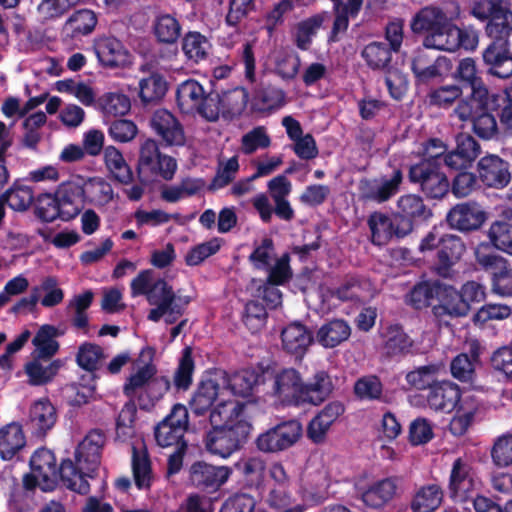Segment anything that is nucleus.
<instances>
[{
    "label": "nucleus",
    "mask_w": 512,
    "mask_h": 512,
    "mask_svg": "<svg viewBox=\"0 0 512 512\" xmlns=\"http://www.w3.org/2000/svg\"><path fill=\"white\" fill-rule=\"evenodd\" d=\"M470 15L485 22L484 32L490 40L482 52L489 74L498 78L512 76V10L506 0H476Z\"/></svg>",
    "instance_id": "f257e3e1"
},
{
    "label": "nucleus",
    "mask_w": 512,
    "mask_h": 512,
    "mask_svg": "<svg viewBox=\"0 0 512 512\" xmlns=\"http://www.w3.org/2000/svg\"><path fill=\"white\" fill-rule=\"evenodd\" d=\"M466 250L461 237L453 234H442L433 228L421 240L419 251L423 254L436 251L434 269L437 275L449 278L453 266L457 264Z\"/></svg>",
    "instance_id": "f03ea898"
},
{
    "label": "nucleus",
    "mask_w": 512,
    "mask_h": 512,
    "mask_svg": "<svg viewBox=\"0 0 512 512\" xmlns=\"http://www.w3.org/2000/svg\"><path fill=\"white\" fill-rule=\"evenodd\" d=\"M452 21L442 8L426 6L412 17L410 27L415 34H425L422 42L425 48L441 50Z\"/></svg>",
    "instance_id": "7ed1b4c3"
},
{
    "label": "nucleus",
    "mask_w": 512,
    "mask_h": 512,
    "mask_svg": "<svg viewBox=\"0 0 512 512\" xmlns=\"http://www.w3.org/2000/svg\"><path fill=\"white\" fill-rule=\"evenodd\" d=\"M252 429L250 421H240L233 426L211 427L204 438L205 448L213 455L228 458L245 445Z\"/></svg>",
    "instance_id": "20e7f679"
},
{
    "label": "nucleus",
    "mask_w": 512,
    "mask_h": 512,
    "mask_svg": "<svg viewBox=\"0 0 512 512\" xmlns=\"http://www.w3.org/2000/svg\"><path fill=\"white\" fill-rule=\"evenodd\" d=\"M176 170V160L161 153L155 140L149 138L141 144L137 164V173L141 181L148 182L158 176L169 181L173 179Z\"/></svg>",
    "instance_id": "39448f33"
},
{
    "label": "nucleus",
    "mask_w": 512,
    "mask_h": 512,
    "mask_svg": "<svg viewBox=\"0 0 512 512\" xmlns=\"http://www.w3.org/2000/svg\"><path fill=\"white\" fill-rule=\"evenodd\" d=\"M408 180L417 185L426 198L439 200L450 191V181L441 166L431 162H418L409 167Z\"/></svg>",
    "instance_id": "423d86ee"
},
{
    "label": "nucleus",
    "mask_w": 512,
    "mask_h": 512,
    "mask_svg": "<svg viewBox=\"0 0 512 512\" xmlns=\"http://www.w3.org/2000/svg\"><path fill=\"white\" fill-rule=\"evenodd\" d=\"M394 212L399 231L406 233L407 236L420 226L428 224L434 215L424 198L414 193L401 195Z\"/></svg>",
    "instance_id": "0eeeda50"
},
{
    "label": "nucleus",
    "mask_w": 512,
    "mask_h": 512,
    "mask_svg": "<svg viewBox=\"0 0 512 512\" xmlns=\"http://www.w3.org/2000/svg\"><path fill=\"white\" fill-rule=\"evenodd\" d=\"M303 433L302 424L296 419L281 421L258 435L256 448L263 453L276 454L294 446Z\"/></svg>",
    "instance_id": "6e6552de"
},
{
    "label": "nucleus",
    "mask_w": 512,
    "mask_h": 512,
    "mask_svg": "<svg viewBox=\"0 0 512 512\" xmlns=\"http://www.w3.org/2000/svg\"><path fill=\"white\" fill-rule=\"evenodd\" d=\"M480 479L473 466L461 457L454 460L448 481L449 498L456 503H465L475 496Z\"/></svg>",
    "instance_id": "1a4fd4ad"
},
{
    "label": "nucleus",
    "mask_w": 512,
    "mask_h": 512,
    "mask_svg": "<svg viewBox=\"0 0 512 512\" xmlns=\"http://www.w3.org/2000/svg\"><path fill=\"white\" fill-rule=\"evenodd\" d=\"M430 48L418 49L411 59L410 68L414 75L416 85H428L431 82L442 79L452 69L449 58L434 55Z\"/></svg>",
    "instance_id": "9d476101"
},
{
    "label": "nucleus",
    "mask_w": 512,
    "mask_h": 512,
    "mask_svg": "<svg viewBox=\"0 0 512 512\" xmlns=\"http://www.w3.org/2000/svg\"><path fill=\"white\" fill-rule=\"evenodd\" d=\"M189 425V412L185 405H173L170 413L154 428L156 443L163 448L187 443L184 435Z\"/></svg>",
    "instance_id": "9b49d317"
},
{
    "label": "nucleus",
    "mask_w": 512,
    "mask_h": 512,
    "mask_svg": "<svg viewBox=\"0 0 512 512\" xmlns=\"http://www.w3.org/2000/svg\"><path fill=\"white\" fill-rule=\"evenodd\" d=\"M402 182L401 169H394L390 177L363 178L358 184L360 199L378 204L385 203L400 191Z\"/></svg>",
    "instance_id": "f8f14e48"
},
{
    "label": "nucleus",
    "mask_w": 512,
    "mask_h": 512,
    "mask_svg": "<svg viewBox=\"0 0 512 512\" xmlns=\"http://www.w3.org/2000/svg\"><path fill=\"white\" fill-rule=\"evenodd\" d=\"M303 386L301 373L293 368H282L273 376L272 394L284 406L299 408Z\"/></svg>",
    "instance_id": "ddd939ff"
},
{
    "label": "nucleus",
    "mask_w": 512,
    "mask_h": 512,
    "mask_svg": "<svg viewBox=\"0 0 512 512\" xmlns=\"http://www.w3.org/2000/svg\"><path fill=\"white\" fill-rule=\"evenodd\" d=\"M480 183L488 188L503 189L511 181L510 164L496 154H487L477 162Z\"/></svg>",
    "instance_id": "4468645a"
},
{
    "label": "nucleus",
    "mask_w": 512,
    "mask_h": 512,
    "mask_svg": "<svg viewBox=\"0 0 512 512\" xmlns=\"http://www.w3.org/2000/svg\"><path fill=\"white\" fill-rule=\"evenodd\" d=\"M447 225L460 232L478 230L486 220V212L475 202H463L453 206L446 214Z\"/></svg>",
    "instance_id": "2eb2a0df"
},
{
    "label": "nucleus",
    "mask_w": 512,
    "mask_h": 512,
    "mask_svg": "<svg viewBox=\"0 0 512 512\" xmlns=\"http://www.w3.org/2000/svg\"><path fill=\"white\" fill-rule=\"evenodd\" d=\"M231 474L232 470L227 466H214L198 461L190 468V481L199 490L215 492L227 482Z\"/></svg>",
    "instance_id": "dca6fc26"
},
{
    "label": "nucleus",
    "mask_w": 512,
    "mask_h": 512,
    "mask_svg": "<svg viewBox=\"0 0 512 512\" xmlns=\"http://www.w3.org/2000/svg\"><path fill=\"white\" fill-rule=\"evenodd\" d=\"M62 221L75 219L83 210L86 199L84 185L74 181L62 182L55 190Z\"/></svg>",
    "instance_id": "f3484780"
},
{
    "label": "nucleus",
    "mask_w": 512,
    "mask_h": 512,
    "mask_svg": "<svg viewBox=\"0 0 512 512\" xmlns=\"http://www.w3.org/2000/svg\"><path fill=\"white\" fill-rule=\"evenodd\" d=\"M456 147L444 157V164L449 169H469L481 153L478 141L468 133H458L455 137Z\"/></svg>",
    "instance_id": "a211bd4d"
},
{
    "label": "nucleus",
    "mask_w": 512,
    "mask_h": 512,
    "mask_svg": "<svg viewBox=\"0 0 512 512\" xmlns=\"http://www.w3.org/2000/svg\"><path fill=\"white\" fill-rule=\"evenodd\" d=\"M346 407L340 400L328 402L309 422L307 436L315 444L325 440L330 427L345 413Z\"/></svg>",
    "instance_id": "6ab92c4d"
},
{
    "label": "nucleus",
    "mask_w": 512,
    "mask_h": 512,
    "mask_svg": "<svg viewBox=\"0 0 512 512\" xmlns=\"http://www.w3.org/2000/svg\"><path fill=\"white\" fill-rule=\"evenodd\" d=\"M270 372V367L259 365L255 368L241 369L227 376V387L235 396L247 398L253 395L254 388L265 383V375Z\"/></svg>",
    "instance_id": "aec40b11"
},
{
    "label": "nucleus",
    "mask_w": 512,
    "mask_h": 512,
    "mask_svg": "<svg viewBox=\"0 0 512 512\" xmlns=\"http://www.w3.org/2000/svg\"><path fill=\"white\" fill-rule=\"evenodd\" d=\"M334 384L325 370L317 371L308 381L303 380L299 407L305 405L320 406L333 393Z\"/></svg>",
    "instance_id": "412c9836"
},
{
    "label": "nucleus",
    "mask_w": 512,
    "mask_h": 512,
    "mask_svg": "<svg viewBox=\"0 0 512 512\" xmlns=\"http://www.w3.org/2000/svg\"><path fill=\"white\" fill-rule=\"evenodd\" d=\"M57 411L49 399L35 401L29 410L27 428L35 438H44L55 426Z\"/></svg>",
    "instance_id": "4be33fe9"
},
{
    "label": "nucleus",
    "mask_w": 512,
    "mask_h": 512,
    "mask_svg": "<svg viewBox=\"0 0 512 512\" xmlns=\"http://www.w3.org/2000/svg\"><path fill=\"white\" fill-rule=\"evenodd\" d=\"M482 347L478 340H471L468 343V352L455 356L450 363V372L453 378L462 382L472 384L476 378V366L480 364Z\"/></svg>",
    "instance_id": "5701e85b"
},
{
    "label": "nucleus",
    "mask_w": 512,
    "mask_h": 512,
    "mask_svg": "<svg viewBox=\"0 0 512 512\" xmlns=\"http://www.w3.org/2000/svg\"><path fill=\"white\" fill-rule=\"evenodd\" d=\"M99 62L108 68L125 67L129 64V52L114 36L99 37L94 43Z\"/></svg>",
    "instance_id": "b1692460"
},
{
    "label": "nucleus",
    "mask_w": 512,
    "mask_h": 512,
    "mask_svg": "<svg viewBox=\"0 0 512 512\" xmlns=\"http://www.w3.org/2000/svg\"><path fill=\"white\" fill-rule=\"evenodd\" d=\"M397 223L395 212L391 215L378 211L371 213L367 224L371 231L372 242L375 245L381 246L387 244L393 238H405L407 236L406 233L399 231Z\"/></svg>",
    "instance_id": "393cba45"
},
{
    "label": "nucleus",
    "mask_w": 512,
    "mask_h": 512,
    "mask_svg": "<svg viewBox=\"0 0 512 512\" xmlns=\"http://www.w3.org/2000/svg\"><path fill=\"white\" fill-rule=\"evenodd\" d=\"M461 391L457 384L448 381H438L431 386L426 397L428 406L443 413L452 412L458 405Z\"/></svg>",
    "instance_id": "a878e982"
},
{
    "label": "nucleus",
    "mask_w": 512,
    "mask_h": 512,
    "mask_svg": "<svg viewBox=\"0 0 512 512\" xmlns=\"http://www.w3.org/2000/svg\"><path fill=\"white\" fill-rule=\"evenodd\" d=\"M151 127L167 145H183L184 131L178 119L168 110H156L151 118Z\"/></svg>",
    "instance_id": "bb28decb"
},
{
    "label": "nucleus",
    "mask_w": 512,
    "mask_h": 512,
    "mask_svg": "<svg viewBox=\"0 0 512 512\" xmlns=\"http://www.w3.org/2000/svg\"><path fill=\"white\" fill-rule=\"evenodd\" d=\"M31 470L40 476L41 489L52 491L56 488V457L47 448L37 449L30 458Z\"/></svg>",
    "instance_id": "cd10ccee"
},
{
    "label": "nucleus",
    "mask_w": 512,
    "mask_h": 512,
    "mask_svg": "<svg viewBox=\"0 0 512 512\" xmlns=\"http://www.w3.org/2000/svg\"><path fill=\"white\" fill-rule=\"evenodd\" d=\"M247 403L227 400L218 403L209 412V422L211 427L233 426L240 421H249L247 419Z\"/></svg>",
    "instance_id": "c85d7f7f"
},
{
    "label": "nucleus",
    "mask_w": 512,
    "mask_h": 512,
    "mask_svg": "<svg viewBox=\"0 0 512 512\" xmlns=\"http://www.w3.org/2000/svg\"><path fill=\"white\" fill-rule=\"evenodd\" d=\"M281 340L283 349L298 358L306 353L313 342V335L304 324L293 322L282 330Z\"/></svg>",
    "instance_id": "c756f323"
},
{
    "label": "nucleus",
    "mask_w": 512,
    "mask_h": 512,
    "mask_svg": "<svg viewBox=\"0 0 512 512\" xmlns=\"http://www.w3.org/2000/svg\"><path fill=\"white\" fill-rule=\"evenodd\" d=\"M220 386L211 378L201 379L189 401V408L194 416L208 414L218 398Z\"/></svg>",
    "instance_id": "7c9ffc66"
},
{
    "label": "nucleus",
    "mask_w": 512,
    "mask_h": 512,
    "mask_svg": "<svg viewBox=\"0 0 512 512\" xmlns=\"http://www.w3.org/2000/svg\"><path fill=\"white\" fill-rule=\"evenodd\" d=\"M382 338V350L386 357L400 358L411 353L414 342L401 325H389L382 333Z\"/></svg>",
    "instance_id": "2f4dec72"
},
{
    "label": "nucleus",
    "mask_w": 512,
    "mask_h": 512,
    "mask_svg": "<svg viewBox=\"0 0 512 512\" xmlns=\"http://www.w3.org/2000/svg\"><path fill=\"white\" fill-rule=\"evenodd\" d=\"M153 269H144L132 279L130 283V292L132 297L145 296L148 303H153L155 290H162L163 293H169L173 290L172 286L164 278L155 279Z\"/></svg>",
    "instance_id": "473e14b6"
},
{
    "label": "nucleus",
    "mask_w": 512,
    "mask_h": 512,
    "mask_svg": "<svg viewBox=\"0 0 512 512\" xmlns=\"http://www.w3.org/2000/svg\"><path fill=\"white\" fill-rule=\"evenodd\" d=\"M493 94L488 88L470 90V94L461 99L455 109L458 118L463 122H469L487 109L491 108Z\"/></svg>",
    "instance_id": "72a5a7b5"
},
{
    "label": "nucleus",
    "mask_w": 512,
    "mask_h": 512,
    "mask_svg": "<svg viewBox=\"0 0 512 512\" xmlns=\"http://www.w3.org/2000/svg\"><path fill=\"white\" fill-rule=\"evenodd\" d=\"M26 446V436L19 422H10L0 428V458L10 461Z\"/></svg>",
    "instance_id": "f704fd0d"
},
{
    "label": "nucleus",
    "mask_w": 512,
    "mask_h": 512,
    "mask_svg": "<svg viewBox=\"0 0 512 512\" xmlns=\"http://www.w3.org/2000/svg\"><path fill=\"white\" fill-rule=\"evenodd\" d=\"M398 479L387 477L376 481L362 492L363 503L370 508L379 509L384 507L396 495Z\"/></svg>",
    "instance_id": "c9c22d12"
},
{
    "label": "nucleus",
    "mask_w": 512,
    "mask_h": 512,
    "mask_svg": "<svg viewBox=\"0 0 512 512\" xmlns=\"http://www.w3.org/2000/svg\"><path fill=\"white\" fill-rule=\"evenodd\" d=\"M76 462L77 464L73 463L69 458L61 461L60 466L56 468V486L61 482L69 490L84 495L90 491V485L78 467L81 462Z\"/></svg>",
    "instance_id": "e433bc0d"
},
{
    "label": "nucleus",
    "mask_w": 512,
    "mask_h": 512,
    "mask_svg": "<svg viewBox=\"0 0 512 512\" xmlns=\"http://www.w3.org/2000/svg\"><path fill=\"white\" fill-rule=\"evenodd\" d=\"M168 91V82L159 72H151L138 82V97L143 106L157 105Z\"/></svg>",
    "instance_id": "4c0bfd02"
},
{
    "label": "nucleus",
    "mask_w": 512,
    "mask_h": 512,
    "mask_svg": "<svg viewBox=\"0 0 512 512\" xmlns=\"http://www.w3.org/2000/svg\"><path fill=\"white\" fill-rule=\"evenodd\" d=\"M145 352H148L150 361L131 374L123 385V394L132 400L137 399L139 392L146 390L151 378L157 373V367L152 363L154 350L148 347L142 350L141 355H144Z\"/></svg>",
    "instance_id": "58836bf2"
},
{
    "label": "nucleus",
    "mask_w": 512,
    "mask_h": 512,
    "mask_svg": "<svg viewBox=\"0 0 512 512\" xmlns=\"http://www.w3.org/2000/svg\"><path fill=\"white\" fill-rule=\"evenodd\" d=\"M286 94L274 85H262L254 91L251 107L255 112L271 113L285 105Z\"/></svg>",
    "instance_id": "ea45409f"
},
{
    "label": "nucleus",
    "mask_w": 512,
    "mask_h": 512,
    "mask_svg": "<svg viewBox=\"0 0 512 512\" xmlns=\"http://www.w3.org/2000/svg\"><path fill=\"white\" fill-rule=\"evenodd\" d=\"M479 42V32L473 25L458 27L452 21L448 35L441 51H456L457 49L474 50Z\"/></svg>",
    "instance_id": "a19ab883"
},
{
    "label": "nucleus",
    "mask_w": 512,
    "mask_h": 512,
    "mask_svg": "<svg viewBox=\"0 0 512 512\" xmlns=\"http://www.w3.org/2000/svg\"><path fill=\"white\" fill-rule=\"evenodd\" d=\"M512 209L504 210L502 219L495 220L489 227L488 238L494 248L512 256Z\"/></svg>",
    "instance_id": "79ce46f5"
},
{
    "label": "nucleus",
    "mask_w": 512,
    "mask_h": 512,
    "mask_svg": "<svg viewBox=\"0 0 512 512\" xmlns=\"http://www.w3.org/2000/svg\"><path fill=\"white\" fill-rule=\"evenodd\" d=\"M443 498L444 491L439 484L422 485L415 491L410 508L413 512H434L441 506Z\"/></svg>",
    "instance_id": "37998d69"
},
{
    "label": "nucleus",
    "mask_w": 512,
    "mask_h": 512,
    "mask_svg": "<svg viewBox=\"0 0 512 512\" xmlns=\"http://www.w3.org/2000/svg\"><path fill=\"white\" fill-rule=\"evenodd\" d=\"M353 393L360 401L388 403L384 385L377 375H365L358 378L353 386Z\"/></svg>",
    "instance_id": "c03bdc74"
},
{
    "label": "nucleus",
    "mask_w": 512,
    "mask_h": 512,
    "mask_svg": "<svg viewBox=\"0 0 512 512\" xmlns=\"http://www.w3.org/2000/svg\"><path fill=\"white\" fill-rule=\"evenodd\" d=\"M171 388V380L168 376H153L146 390L137 395L140 410L150 412Z\"/></svg>",
    "instance_id": "a18cd8bd"
},
{
    "label": "nucleus",
    "mask_w": 512,
    "mask_h": 512,
    "mask_svg": "<svg viewBox=\"0 0 512 512\" xmlns=\"http://www.w3.org/2000/svg\"><path fill=\"white\" fill-rule=\"evenodd\" d=\"M249 100L248 91L244 87H235L223 91L220 94V105L222 107V118L232 121L239 118L247 107Z\"/></svg>",
    "instance_id": "49530a36"
},
{
    "label": "nucleus",
    "mask_w": 512,
    "mask_h": 512,
    "mask_svg": "<svg viewBox=\"0 0 512 512\" xmlns=\"http://www.w3.org/2000/svg\"><path fill=\"white\" fill-rule=\"evenodd\" d=\"M351 327L344 319H332L323 324L317 332V340L325 348H335L347 341Z\"/></svg>",
    "instance_id": "de8ad7c7"
},
{
    "label": "nucleus",
    "mask_w": 512,
    "mask_h": 512,
    "mask_svg": "<svg viewBox=\"0 0 512 512\" xmlns=\"http://www.w3.org/2000/svg\"><path fill=\"white\" fill-rule=\"evenodd\" d=\"M32 357L33 359L24 366V371L29 378V384L32 386H42L51 382L63 366V362L60 359H55L47 366H43L41 361H44V358Z\"/></svg>",
    "instance_id": "09e8293b"
},
{
    "label": "nucleus",
    "mask_w": 512,
    "mask_h": 512,
    "mask_svg": "<svg viewBox=\"0 0 512 512\" xmlns=\"http://www.w3.org/2000/svg\"><path fill=\"white\" fill-rule=\"evenodd\" d=\"M204 95L205 91L202 85L194 79H188L177 88V105L183 113H193L201 105Z\"/></svg>",
    "instance_id": "8fccbe9b"
},
{
    "label": "nucleus",
    "mask_w": 512,
    "mask_h": 512,
    "mask_svg": "<svg viewBox=\"0 0 512 512\" xmlns=\"http://www.w3.org/2000/svg\"><path fill=\"white\" fill-rule=\"evenodd\" d=\"M195 362L192 348L187 346L182 350L178 365L173 373L171 386L176 393L187 392L193 384Z\"/></svg>",
    "instance_id": "3c124183"
},
{
    "label": "nucleus",
    "mask_w": 512,
    "mask_h": 512,
    "mask_svg": "<svg viewBox=\"0 0 512 512\" xmlns=\"http://www.w3.org/2000/svg\"><path fill=\"white\" fill-rule=\"evenodd\" d=\"M58 336V330L53 325H42L32 339L35 350L32 356L44 358V361L50 360L59 350V342L55 340Z\"/></svg>",
    "instance_id": "603ef678"
},
{
    "label": "nucleus",
    "mask_w": 512,
    "mask_h": 512,
    "mask_svg": "<svg viewBox=\"0 0 512 512\" xmlns=\"http://www.w3.org/2000/svg\"><path fill=\"white\" fill-rule=\"evenodd\" d=\"M98 22L96 13L87 8L75 10L65 21L64 30L70 31L72 38L91 34Z\"/></svg>",
    "instance_id": "864d4df0"
},
{
    "label": "nucleus",
    "mask_w": 512,
    "mask_h": 512,
    "mask_svg": "<svg viewBox=\"0 0 512 512\" xmlns=\"http://www.w3.org/2000/svg\"><path fill=\"white\" fill-rule=\"evenodd\" d=\"M453 78L457 82L456 85L461 87L462 92L463 89L475 90L478 88H486L477 70L475 60L470 57L463 58L458 62L453 72Z\"/></svg>",
    "instance_id": "5fc2aeb1"
},
{
    "label": "nucleus",
    "mask_w": 512,
    "mask_h": 512,
    "mask_svg": "<svg viewBox=\"0 0 512 512\" xmlns=\"http://www.w3.org/2000/svg\"><path fill=\"white\" fill-rule=\"evenodd\" d=\"M392 49L384 42L374 41L367 44L361 51V57L372 70L389 69L392 60Z\"/></svg>",
    "instance_id": "6e6d98bb"
},
{
    "label": "nucleus",
    "mask_w": 512,
    "mask_h": 512,
    "mask_svg": "<svg viewBox=\"0 0 512 512\" xmlns=\"http://www.w3.org/2000/svg\"><path fill=\"white\" fill-rule=\"evenodd\" d=\"M439 290L440 284L438 283L420 282L405 296V303L415 310L429 307L437 298Z\"/></svg>",
    "instance_id": "4d7b16f0"
},
{
    "label": "nucleus",
    "mask_w": 512,
    "mask_h": 512,
    "mask_svg": "<svg viewBox=\"0 0 512 512\" xmlns=\"http://www.w3.org/2000/svg\"><path fill=\"white\" fill-rule=\"evenodd\" d=\"M105 441L106 436L102 430H91L76 449L75 458L78 462H81L82 458H84L85 461L97 463L100 459L101 449L103 448Z\"/></svg>",
    "instance_id": "13d9d810"
},
{
    "label": "nucleus",
    "mask_w": 512,
    "mask_h": 512,
    "mask_svg": "<svg viewBox=\"0 0 512 512\" xmlns=\"http://www.w3.org/2000/svg\"><path fill=\"white\" fill-rule=\"evenodd\" d=\"M211 44L208 38L198 31H189L182 38V51L191 61L198 63L208 57Z\"/></svg>",
    "instance_id": "bf43d9fd"
},
{
    "label": "nucleus",
    "mask_w": 512,
    "mask_h": 512,
    "mask_svg": "<svg viewBox=\"0 0 512 512\" xmlns=\"http://www.w3.org/2000/svg\"><path fill=\"white\" fill-rule=\"evenodd\" d=\"M444 368L442 363H430L417 367L406 374V381L411 388L417 390L431 389L434 383H437V376Z\"/></svg>",
    "instance_id": "052dcab7"
},
{
    "label": "nucleus",
    "mask_w": 512,
    "mask_h": 512,
    "mask_svg": "<svg viewBox=\"0 0 512 512\" xmlns=\"http://www.w3.org/2000/svg\"><path fill=\"white\" fill-rule=\"evenodd\" d=\"M99 105L105 120L118 119L126 115L131 109L128 96L122 93L109 92L99 98Z\"/></svg>",
    "instance_id": "680f3d73"
},
{
    "label": "nucleus",
    "mask_w": 512,
    "mask_h": 512,
    "mask_svg": "<svg viewBox=\"0 0 512 512\" xmlns=\"http://www.w3.org/2000/svg\"><path fill=\"white\" fill-rule=\"evenodd\" d=\"M0 198L14 211H26L35 202V196L31 187L19 185L15 182Z\"/></svg>",
    "instance_id": "e2e57ef3"
},
{
    "label": "nucleus",
    "mask_w": 512,
    "mask_h": 512,
    "mask_svg": "<svg viewBox=\"0 0 512 512\" xmlns=\"http://www.w3.org/2000/svg\"><path fill=\"white\" fill-rule=\"evenodd\" d=\"M34 214L44 223H52L58 219L62 221L61 209L55 192L40 193L36 196Z\"/></svg>",
    "instance_id": "0e129e2a"
},
{
    "label": "nucleus",
    "mask_w": 512,
    "mask_h": 512,
    "mask_svg": "<svg viewBox=\"0 0 512 512\" xmlns=\"http://www.w3.org/2000/svg\"><path fill=\"white\" fill-rule=\"evenodd\" d=\"M132 472L136 487L139 490L149 489L152 480L151 461L146 452L140 453L132 447Z\"/></svg>",
    "instance_id": "69168bd1"
},
{
    "label": "nucleus",
    "mask_w": 512,
    "mask_h": 512,
    "mask_svg": "<svg viewBox=\"0 0 512 512\" xmlns=\"http://www.w3.org/2000/svg\"><path fill=\"white\" fill-rule=\"evenodd\" d=\"M323 22L324 16L322 14H315L297 24L295 44L300 50L306 51L310 48L312 38L317 34V31L321 28Z\"/></svg>",
    "instance_id": "338daca9"
},
{
    "label": "nucleus",
    "mask_w": 512,
    "mask_h": 512,
    "mask_svg": "<svg viewBox=\"0 0 512 512\" xmlns=\"http://www.w3.org/2000/svg\"><path fill=\"white\" fill-rule=\"evenodd\" d=\"M491 108L497 114L504 134L512 136V93L493 94Z\"/></svg>",
    "instance_id": "774afa93"
}]
</instances>
